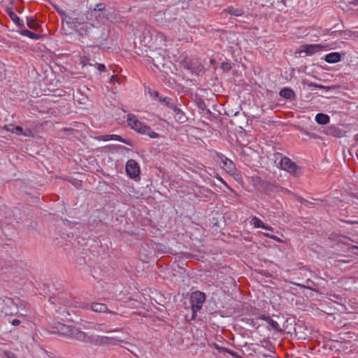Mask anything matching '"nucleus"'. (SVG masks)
<instances>
[{
  "mask_svg": "<svg viewBox=\"0 0 358 358\" xmlns=\"http://www.w3.org/2000/svg\"><path fill=\"white\" fill-rule=\"evenodd\" d=\"M53 329H55L53 331L55 333L85 343L97 345L99 343H103L104 341L112 340V338H107L106 336L100 337L99 336L89 335L87 333L83 332L73 326L66 325L61 322L55 324Z\"/></svg>",
  "mask_w": 358,
  "mask_h": 358,
  "instance_id": "1",
  "label": "nucleus"
},
{
  "mask_svg": "<svg viewBox=\"0 0 358 358\" xmlns=\"http://www.w3.org/2000/svg\"><path fill=\"white\" fill-rule=\"evenodd\" d=\"M127 122L131 128L138 133L148 135L152 138H157L159 134L154 131L150 127L140 122L137 117L131 113L127 115Z\"/></svg>",
  "mask_w": 358,
  "mask_h": 358,
  "instance_id": "2",
  "label": "nucleus"
},
{
  "mask_svg": "<svg viewBox=\"0 0 358 358\" xmlns=\"http://www.w3.org/2000/svg\"><path fill=\"white\" fill-rule=\"evenodd\" d=\"M108 37V34L104 27H95L92 32L89 42L90 46H103Z\"/></svg>",
  "mask_w": 358,
  "mask_h": 358,
  "instance_id": "3",
  "label": "nucleus"
},
{
  "mask_svg": "<svg viewBox=\"0 0 358 358\" xmlns=\"http://www.w3.org/2000/svg\"><path fill=\"white\" fill-rule=\"evenodd\" d=\"M190 303L192 309V320L196 317L197 312L200 310L206 300V294L200 291L193 292L190 296Z\"/></svg>",
  "mask_w": 358,
  "mask_h": 358,
  "instance_id": "4",
  "label": "nucleus"
},
{
  "mask_svg": "<svg viewBox=\"0 0 358 358\" xmlns=\"http://www.w3.org/2000/svg\"><path fill=\"white\" fill-rule=\"evenodd\" d=\"M3 305L2 307V312L6 315H17V317H23L26 315V312H20V310H22V305L20 306L15 303L13 299L7 298L3 300Z\"/></svg>",
  "mask_w": 358,
  "mask_h": 358,
  "instance_id": "5",
  "label": "nucleus"
},
{
  "mask_svg": "<svg viewBox=\"0 0 358 358\" xmlns=\"http://www.w3.org/2000/svg\"><path fill=\"white\" fill-rule=\"evenodd\" d=\"M275 157L276 159H278V157H280V161L279 164L281 169L289 172V173L294 176H298L299 175L298 172V171L299 170V167L296 164L295 162H292L289 158L287 157H282V154L280 152L275 153Z\"/></svg>",
  "mask_w": 358,
  "mask_h": 358,
  "instance_id": "6",
  "label": "nucleus"
},
{
  "mask_svg": "<svg viewBox=\"0 0 358 358\" xmlns=\"http://www.w3.org/2000/svg\"><path fill=\"white\" fill-rule=\"evenodd\" d=\"M79 308L83 309H90L96 313H109L113 315H116V313L113 311H110L106 306V304L101 303L94 302L91 303H80L78 305Z\"/></svg>",
  "mask_w": 358,
  "mask_h": 358,
  "instance_id": "7",
  "label": "nucleus"
},
{
  "mask_svg": "<svg viewBox=\"0 0 358 358\" xmlns=\"http://www.w3.org/2000/svg\"><path fill=\"white\" fill-rule=\"evenodd\" d=\"M94 28V26L92 24H83L78 30L80 36V41L82 43L89 42Z\"/></svg>",
  "mask_w": 358,
  "mask_h": 358,
  "instance_id": "8",
  "label": "nucleus"
},
{
  "mask_svg": "<svg viewBox=\"0 0 358 358\" xmlns=\"http://www.w3.org/2000/svg\"><path fill=\"white\" fill-rule=\"evenodd\" d=\"M216 155L219 159L220 162L222 164V169L231 175L234 174L236 172V167L234 162L222 153L217 152Z\"/></svg>",
  "mask_w": 358,
  "mask_h": 358,
  "instance_id": "9",
  "label": "nucleus"
},
{
  "mask_svg": "<svg viewBox=\"0 0 358 358\" xmlns=\"http://www.w3.org/2000/svg\"><path fill=\"white\" fill-rule=\"evenodd\" d=\"M126 171L131 178H136L139 176L140 167L134 159H129L126 164Z\"/></svg>",
  "mask_w": 358,
  "mask_h": 358,
  "instance_id": "10",
  "label": "nucleus"
},
{
  "mask_svg": "<svg viewBox=\"0 0 358 358\" xmlns=\"http://www.w3.org/2000/svg\"><path fill=\"white\" fill-rule=\"evenodd\" d=\"M80 12L78 10H70L69 12H66L62 20L65 21L67 24H80Z\"/></svg>",
  "mask_w": 358,
  "mask_h": 358,
  "instance_id": "11",
  "label": "nucleus"
},
{
  "mask_svg": "<svg viewBox=\"0 0 358 358\" xmlns=\"http://www.w3.org/2000/svg\"><path fill=\"white\" fill-rule=\"evenodd\" d=\"M4 129L8 131L20 136H28L31 134V131L30 129L24 131L22 127L20 126H15L13 124L5 125Z\"/></svg>",
  "mask_w": 358,
  "mask_h": 358,
  "instance_id": "12",
  "label": "nucleus"
},
{
  "mask_svg": "<svg viewBox=\"0 0 358 358\" xmlns=\"http://www.w3.org/2000/svg\"><path fill=\"white\" fill-rule=\"evenodd\" d=\"M101 140L104 141L115 140V141H118L122 143H124L130 146L133 145V143L130 139L123 138L122 136H120L119 135H116V134H107V135L102 136L101 137Z\"/></svg>",
  "mask_w": 358,
  "mask_h": 358,
  "instance_id": "13",
  "label": "nucleus"
},
{
  "mask_svg": "<svg viewBox=\"0 0 358 358\" xmlns=\"http://www.w3.org/2000/svg\"><path fill=\"white\" fill-rule=\"evenodd\" d=\"M326 134L334 137L341 138L344 136L345 131L336 126L331 125L327 129Z\"/></svg>",
  "mask_w": 358,
  "mask_h": 358,
  "instance_id": "14",
  "label": "nucleus"
},
{
  "mask_svg": "<svg viewBox=\"0 0 358 358\" xmlns=\"http://www.w3.org/2000/svg\"><path fill=\"white\" fill-rule=\"evenodd\" d=\"M6 13L12 20V21L20 28H24V24L23 21L13 11L12 8H7Z\"/></svg>",
  "mask_w": 358,
  "mask_h": 358,
  "instance_id": "15",
  "label": "nucleus"
},
{
  "mask_svg": "<svg viewBox=\"0 0 358 358\" xmlns=\"http://www.w3.org/2000/svg\"><path fill=\"white\" fill-rule=\"evenodd\" d=\"M259 319L266 322L271 327V328L273 330H275V331H277V332L282 331V329H281L279 324L276 321L273 320L270 316H266V315H262L259 317Z\"/></svg>",
  "mask_w": 358,
  "mask_h": 358,
  "instance_id": "16",
  "label": "nucleus"
},
{
  "mask_svg": "<svg viewBox=\"0 0 358 358\" xmlns=\"http://www.w3.org/2000/svg\"><path fill=\"white\" fill-rule=\"evenodd\" d=\"M171 109L173 110L175 114V118L176 119L177 121H178L180 123H184L187 121V116L182 111V110L180 108H178L176 104Z\"/></svg>",
  "mask_w": 358,
  "mask_h": 358,
  "instance_id": "17",
  "label": "nucleus"
},
{
  "mask_svg": "<svg viewBox=\"0 0 358 358\" xmlns=\"http://www.w3.org/2000/svg\"><path fill=\"white\" fill-rule=\"evenodd\" d=\"M324 46L320 44H310L304 47V51L307 55H313L315 52L322 50Z\"/></svg>",
  "mask_w": 358,
  "mask_h": 358,
  "instance_id": "18",
  "label": "nucleus"
},
{
  "mask_svg": "<svg viewBox=\"0 0 358 358\" xmlns=\"http://www.w3.org/2000/svg\"><path fill=\"white\" fill-rule=\"evenodd\" d=\"M279 94L280 96L283 97L285 99L292 100L295 99V93L289 87H284L282 88Z\"/></svg>",
  "mask_w": 358,
  "mask_h": 358,
  "instance_id": "19",
  "label": "nucleus"
},
{
  "mask_svg": "<svg viewBox=\"0 0 358 358\" xmlns=\"http://www.w3.org/2000/svg\"><path fill=\"white\" fill-rule=\"evenodd\" d=\"M327 63L333 64L341 61V55L339 52H331L327 54L324 58Z\"/></svg>",
  "mask_w": 358,
  "mask_h": 358,
  "instance_id": "20",
  "label": "nucleus"
},
{
  "mask_svg": "<svg viewBox=\"0 0 358 358\" xmlns=\"http://www.w3.org/2000/svg\"><path fill=\"white\" fill-rule=\"evenodd\" d=\"M315 120L318 124L324 125L329 122L330 117L327 114L320 113L316 115Z\"/></svg>",
  "mask_w": 358,
  "mask_h": 358,
  "instance_id": "21",
  "label": "nucleus"
},
{
  "mask_svg": "<svg viewBox=\"0 0 358 358\" xmlns=\"http://www.w3.org/2000/svg\"><path fill=\"white\" fill-rule=\"evenodd\" d=\"M108 338H112V340L109 339L108 341H104L103 343H99V344H114L115 341H119V342L124 343L123 340H117V339H115L114 338H110V337H108ZM124 344L127 345V346H124V348L132 352V350L130 348H134V345H133L132 343H131L129 342H124Z\"/></svg>",
  "mask_w": 358,
  "mask_h": 358,
  "instance_id": "22",
  "label": "nucleus"
},
{
  "mask_svg": "<svg viewBox=\"0 0 358 358\" xmlns=\"http://www.w3.org/2000/svg\"><path fill=\"white\" fill-rule=\"evenodd\" d=\"M223 12H227L230 15L234 16H242L244 14L243 9L239 8H234L233 6H229L227 9L224 10Z\"/></svg>",
  "mask_w": 358,
  "mask_h": 358,
  "instance_id": "23",
  "label": "nucleus"
},
{
  "mask_svg": "<svg viewBox=\"0 0 358 358\" xmlns=\"http://www.w3.org/2000/svg\"><path fill=\"white\" fill-rule=\"evenodd\" d=\"M22 36H27L31 39L38 40L41 38V35L31 32L27 29H22L19 31Z\"/></svg>",
  "mask_w": 358,
  "mask_h": 358,
  "instance_id": "24",
  "label": "nucleus"
},
{
  "mask_svg": "<svg viewBox=\"0 0 358 358\" xmlns=\"http://www.w3.org/2000/svg\"><path fill=\"white\" fill-rule=\"evenodd\" d=\"M93 329L98 331H106V332H113V331H120V329H115L113 330L108 329L107 327L105 324H100V323H94Z\"/></svg>",
  "mask_w": 358,
  "mask_h": 358,
  "instance_id": "25",
  "label": "nucleus"
},
{
  "mask_svg": "<svg viewBox=\"0 0 358 358\" xmlns=\"http://www.w3.org/2000/svg\"><path fill=\"white\" fill-rule=\"evenodd\" d=\"M159 101L162 104L167 106L168 108H169L171 109L172 108H173V106L175 105V103L173 101V99L171 98H170V97H168V96H164H164H162L161 97H159Z\"/></svg>",
  "mask_w": 358,
  "mask_h": 358,
  "instance_id": "26",
  "label": "nucleus"
},
{
  "mask_svg": "<svg viewBox=\"0 0 358 358\" xmlns=\"http://www.w3.org/2000/svg\"><path fill=\"white\" fill-rule=\"evenodd\" d=\"M196 104L200 110H201L203 111H206V114L210 115H212V112L209 109L207 108V106L203 99H198L196 101Z\"/></svg>",
  "mask_w": 358,
  "mask_h": 358,
  "instance_id": "27",
  "label": "nucleus"
},
{
  "mask_svg": "<svg viewBox=\"0 0 358 358\" xmlns=\"http://www.w3.org/2000/svg\"><path fill=\"white\" fill-rule=\"evenodd\" d=\"M215 348L219 350V352H227L234 358H241V356L236 352H234L233 350H231L225 348L219 347L216 344L215 345Z\"/></svg>",
  "mask_w": 358,
  "mask_h": 358,
  "instance_id": "28",
  "label": "nucleus"
},
{
  "mask_svg": "<svg viewBox=\"0 0 358 358\" xmlns=\"http://www.w3.org/2000/svg\"><path fill=\"white\" fill-rule=\"evenodd\" d=\"M294 285L301 288H305L310 290H314L313 287L315 285V282L310 279L306 280L305 284L294 283Z\"/></svg>",
  "mask_w": 358,
  "mask_h": 358,
  "instance_id": "29",
  "label": "nucleus"
},
{
  "mask_svg": "<svg viewBox=\"0 0 358 358\" xmlns=\"http://www.w3.org/2000/svg\"><path fill=\"white\" fill-rule=\"evenodd\" d=\"M27 24L29 28L34 30L37 29L39 27L38 24L35 22L32 17L27 18Z\"/></svg>",
  "mask_w": 358,
  "mask_h": 358,
  "instance_id": "30",
  "label": "nucleus"
},
{
  "mask_svg": "<svg viewBox=\"0 0 358 358\" xmlns=\"http://www.w3.org/2000/svg\"><path fill=\"white\" fill-rule=\"evenodd\" d=\"M252 222L256 228H266V224H264V222L257 217H252Z\"/></svg>",
  "mask_w": 358,
  "mask_h": 358,
  "instance_id": "31",
  "label": "nucleus"
},
{
  "mask_svg": "<svg viewBox=\"0 0 358 358\" xmlns=\"http://www.w3.org/2000/svg\"><path fill=\"white\" fill-rule=\"evenodd\" d=\"M148 94L153 99H157L158 101L159 100V97L162 96H160V94H159V92L157 91H155V90H153L151 89L148 90Z\"/></svg>",
  "mask_w": 358,
  "mask_h": 358,
  "instance_id": "32",
  "label": "nucleus"
},
{
  "mask_svg": "<svg viewBox=\"0 0 358 358\" xmlns=\"http://www.w3.org/2000/svg\"><path fill=\"white\" fill-rule=\"evenodd\" d=\"M55 300L57 301H58V303H62V304H64L66 306L71 305V302L69 299H60V298H58V299H56Z\"/></svg>",
  "mask_w": 358,
  "mask_h": 358,
  "instance_id": "33",
  "label": "nucleus"
},
{
  "mask_svg": "<svg viewBox=\"0 0 358 358\" xmlns=\"http://www.w3.org/2000/svg\"><path fill=\"white\" fill-rule=\"evenodd\" d=\"M53 6H54L55 10L57 12L58 15L62 19L64 15H65L66 11L62 10L59 6L54 5Z\"/></svg>",
  "mask_w": 358,
  "mask_h": 358,
  "instance_id": "34",
  "label": "nucleus"
},
{
  "mask_svg": "<svg viewBox=\"0 0 358 358\" xmlns=\"http://www.w3.org/2000/svg\"><path fill=\"white\" fill-rule=\"evenodd\" d=\"M106 4L103 3H96L94 8V10L103 11L105 10Z\"/></svg>",
  "mask_w": 358,
  "mask_h": 358,
  "instance_id": "35",
  "label": "nucleus"
},
{
  "mask_svg": "<svg viewBox=\"0 0 358 358\" xmlns=\"http://www.w3.org/2000/svg\"><path fill=\"white\" fill-rule=\"evenodd\" d=\"M93 322L85 321L82 325L83 328L85 329H93Z\"/></svg>",
  "mask_w": 358,
  "mask_h": 358,
  "instance_id": "36",
  "label": "nucleus"
},
{
  "mask_svg": "<svg viewBox=\"0 0 358 358\" xmlns=\"http://www.w3.org/2000/svg\"><path fill=\"white\" fill-rule=\"evenodd\" d=\"M222 69L224 71H229V70H231V65L228 62H223L222 64Z\"/></svg>",
  "mask_w": 358,
  "mask_h": 358,
  "instance_id": "37",
  "label": "nucleus"
},
{
  "mask_svg": "<svg viewBox=\"0 0 358 358\" xmlns=\"http://www.w3.org/2000/svg\"><path fill=\"white\" fill-rule=\"evenodd\" d=\"M314 87L319 88V89L325 90L326 91H328V90L334 88V87H329V86L327 87V86H324V85H319V84L314 85Z\"/></svg>",
  "mask_w": 358,
  "mask_h": 358,
  "instance_id": "38",
  "label": "nucleus"
},
{
  "mask_svg": "<svg viewBox=\"0 0 358 358\" xmlns=\"http://www.w3.org/2000/svg\"><path fill=\"white\" fill-rule=\"evenodd\" d=\"M6 358H17L16 355L11 352H4Z\"/></svg>",
  "mask_w": 358,
  "mask_h": 358,
  "instance_id": "39",
  "label": "nucleus"
},
{
  "mask_svg": "<svg viewBox=\"0 0 358 358\" xmlns=\"http://www.w3.org/2000/svg\"><path fill=\"white\" fill-rule=\"evenodd\" d=\"M10 323L13 326H18L21 323V322L19 319H14L12 321H10Z\"/></svg>",
  "mask_w": 358,
  "mask_h": 358,
  "instance_id": "40",
  "label": "nucleus"
},
{
  "mask_svg": "<svg viewBox=\"0 0 358 358\" xmlns=\"http://www.w3.org/2000/svg\"><path fill=\"white\" fill-rule=\"evenodd\" d=\"M97 69L102 72V71H106V66L104 64H99L97 66Z\"/></svg>",
  "mask_w": 358,
  "mask_h": 358,
  "instance_id": "41",
  "label": "nucleus"
},
{
  "mask_svg": "<svg viewBox=\"0 0 358 358\" xmlns=\"http://www.w3.org/2000/svg\"><path fill=\"white\" fill-rule=\"evenodd\" d=\"M118 148H119L120 149H122V150H127V151H129V148H126V147H125V146H124V145H118Z\"/></svg>",
  "mask_w": 358,
  "mask_h": 358,
  "instance_id": "42",
  "label": "nucleus"
},
{
  "mask_svg": "<svg viewBox=\"0 0 358 358\" xmlns=\"http://www.w3.org/2000/svg\"><path fill=\"white\" fill-rule=\"evenodd\" d=\"M301 132H303V133L304 134H306V135L310 136V134L308 131H305V130H304V129H301Z\"/></svg>",
  "mask_w": 358,
  "mask_h": 358,
  "instance_id": "43",
  "label": "nucleus"
},
{
  "mask_svg": "<svg viewBox=\"0 0 358 358\" xmlns=\"http://www.w3.org/2000/svg\"><path fill=\"white\" fill-rule=\"evenodd\" d=\"M351 4L358 6V0H355L350 2Z\"/></svg>",
  "mask_w": 358,
  "mask_h": 358,
  "instance_id": "44",
  "label": "nucleus"
},
{
  "mask_svg": "<svg viewBox=\"0 0 358 358\" xmlns=\"http://www.w3.org/2000/svg\"><path fill=\"white\" fill-rule=\"evenodd\" d=\"M263 229H266V230H271V231L273 230L272 227L267 226V225H266V228H263Z\"/></svg>",
  "mask_w": 358,
  "mask_h": 358,
  "instance_id": "45",
  "label": "nucleus"
},
{
  "mask_svg": "<svg viewBox=\"0 0 358 358\" xmlns=\"http://www.w3.org/2000/svg\"><path fill=\"white\" fill-rule=\"evenodd\" d=\"M314 85H316V84H315V83H311V82H310V83H309L308 84V85L309 87H314Z\"/></svg>",
  "mask_w": 358,
  "mask_h": 358,
  "instance_id": "46",
  "label": "nucleus"
},
{
  "mask_svg": "<svg viewBox=\"0 0 358 358\" xmlns=\"http://www.w3.org/2000/svg\"><path fill=\"white\" fill-rule=\"evenodd\" d=\"M266 236L267 237H270V238H271L276 239V238H275V236H269L268 234H266Z\"/></svg>",
  "mask_w": 358,
  "mask_h": 358,
  "instance_id": "47",
  "label": "nucleus"
},
{
  "mask_svg": "<svg viewBox=\"0 0 358 358\" xmlns=\"http://www.w3.org/2000/svg\"><path fill=\"white\" fill-rule=\"evenodd\" d=\"M355 136H356V141H358V134Z\"/></svg>",
  "mask_w": 358,
  "mask_h": 358,
  "instance_id": "48",
  "label": "nucleus"
},
{
  "mask_svg": "<svg viewBox=\"0 0 358 358\" xmlns=\"http://www.w3.org/2000/svg\"><path fill=\"white\" fill-rule=\"evenodd\" d=\"M352 248H355V249H358V247L357 246H352Z\"/></svg>",
  "mask_w": 358,
  "mask_h": 358,
  "instance_id": "49",
  "label": "nucleus"
},
{
  "mask_svg": "<svg viewBox=\"0 0 358 358\" xmlns=\"http://www.w3.org/2000/svg\"><path fill=\"white\" fill-rule=\"evenodd\" d=\"M146 39H147V38H146V37L145 36V37H144V39H143L144 42H146Z\"/></svg>",
  "mask_w": 358,
  "mask_h": 358,
  "instance_id": "50",
  "label": "nucleus"
}]
</instances>
